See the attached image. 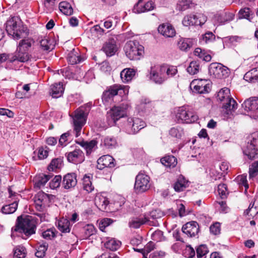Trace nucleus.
Listing matches in <instances>:
<instances>
[{
    "label": "nucleus",
    "instance_id": "nucleus-33",
    "mask_svg": "<svg viewBox=\"0 0 258 258\" xmlns=\"http://www.w3.org/2000/svg\"><path fill=\"white\" fill-rule=\"evenodd\" d=\"M120 245L121 242L116 240L115 238H108L104 243L105 248L111 251L117 250L120 246Z\"/></svg>",
    "mask_w": 258,
    "mask_h": 258
},
{
    "label": "nucleus",
    "instance_id": "nucleus-42",
    "mask_svg": "<svg viewBox=\"0 0 258 258\" xmlns=\"http://www.w3.org/2000/svg\"><path fill=\"white\" fill-rule=\"evenodd\" d=\"M188 184V182L185 181L183 177H179L177 181L174 184V188L176 191H182Z\"/></svg>",
    "mask_w": 258,
    "mask_h": 258
},
{
    "label": "nucleus",
    "instance_id": "nucleus-63",
    "mask_svg": "<svg viewBox=\"0 0 258 258\" xmlns=\"http://www.w3.org/2000/svg\"><path fill=\"white\" fill-rule=\"evenodd\" d=\"M97 142L92 140L90 142L84 143L83 146L86 149L87 152H91L92 149L96 145Z\"/></svg>",
    "mask_w": 258,
    "mask_h": 258
},
{
    "label": "nucleus",
    "instance_id": "nucleus-2",
    "mask_svg": "<svg viewBox=\"0 0 258 258\" xmlns=\"http://www.w3.org/2000/svg\"><path fill=\"white\" fill-rule=\"evenodd\" d=\"M36 228L35 221L32 216H27L25 218L20 216L18 217L15 227L12 230L29 237L35 233Z\"/></svg>",
    "mask_w": 258,
    "mask_h": 258
},
{
    "label": "nucleus",
    "instance_id": "nucleus-19",
    "mask_svg": "<svg viewBox=\"0 0 258 258\" xmlns=\"http://www.w3.org/2000/svg\"><path fill=\"white\" fill-rule=\"evenodd\" d=\"M77 183V176L75 173H68L63 176L62 187L67 189L74 188Z\"/></svg>",
    "mask_w": 258,
    "mask_h": 258
},
{
    "label": "nucleus",
    "instance_id": "nucleus-28",
    "mask_svg": "<svg viewBox=\"0 0 258 258\" xmlns=\"http://www.w3.org/2000/svg\"><path fill=\"white\" fill-rule=\"evenodd\" d=\"M136 70L132 68H125L120 73V78L124 83L131 81L136 73Z\"/></svg>",
    "mask_w": 258,
    "mask_h": 258
},
{
    "label": "nucleus",
    "instance_id": "nucleus-1",
    "mask_svg": "<svg viewBox=\"0 0 258 258\" xmlns=\"http://www.w3.org/2000/svg\"><path fill=\"white\" fill-rule=\"evenodd\" d=\"M6 30L9 35L14 39H19L28 35L27 28L23 24L21 19L17 17L10 18L6 23Z\"/></svg>",
    "mask_w": 258,
    "mask_h": 258
},
{
    "label": "nucleus",
    "instance_id": "nucleus-14",
    "mask_svg": "<svg viewBox=\"0 0 258 258\" xmlns=\"http://www.w3.org/2000/svg\"><path fill=\"white\" fill-rule=\"evenodd\" d=\"M150 79L156 84H161L166 79L165 73L160 72V66L151 67Z\"/></svg>",
    "mask_w": 258,
    "mask_h": 258
},
{
    "label": "nucleus",
    "instance_id": "nucleus-24",
    "mask_svg": "<svg viewBox=\"0 0 258 258\" xmlns=\"http://www.w3.org/2000/svg\"><path fill=\"white\" fill-rule=\"evenodd\" d=\"M222 108L224 110H225V113L227 115L231 114L237 108L238 104L232 98L226 100L224 102H222Z\"/></svg>",
    "mask_w": 258,
    "mask_h": 258
},
{
    "label": "nucleus",
    "instance_id": "nucleus-58",
    "mask_svg": "<svg viewBox=\"0 0 258 258\" xmlns=\"http://www.w3.org/2000/svg\"><path fill=\"white\" fill-rule=\"evenodd\" d=\"M207 17L203 14H200L198 17L195 16V26H202L207 21Z\"/></svg>",
    "mask_w": 258,
    "mask_h": 258
},
{
    "label": "nucleus",
    "instance_id": "nucleus-46",
    "mask_svg": "<svg viewBox=\"0 0 258 258\" xmlns=\"http://www.w3.org/2000/svg\"><path fill=\"white\" fill-rule=\"evenodd\" d=\"M26 248L21 245L17 246L14 252V256L15 258H25L26 255Z\"/></svg>",
    "mask_w": 258,
    "mask_h": 258
},
{
    "label": "nucleus",
    "instance_id": "nucleus-37",
    "mask_svg": "<svg viewBox=\"0 0 258 258\" xmlns=\"http://www.w3.org/2000/svg\"><path fill=\"white\" fill-rule=\"evenodd\" d=\"M230 90L228 88L221 89L217 94V99L220 102H224L226 100L231 98Z\"/></svg>",
    "mask_w": 258,
    "mask_h": 258
},
{
    "label": "nucleus",
    "instance_id": "nucleus-50",
    "mask_svg": "<svg viewBox=\"0 0 258 258\" xmlns=\"http://www.w3.org/2000/svg\"><path fill=\"white\" fill-rule=\"evenodd\" d=\"M198 258L206 257V255L209 252L208 248L206 245L201 244L196 249Z\"/></svg>",
    "mask_w": 258,
    "mask_h": 258
},
{
    "label": "nucleus",
    "instance_id": "nucleus-38",
    "mask_svg": "<svg viewBox=\"0 0 258 258\" xmlns=\"http://www.w3.org/2000/svg\"><path fill=\"white\" fill-rule=\"evenodd\" d=\"M60 11L66 15L70 16L73 13V9L69 3L62 2L59 3Z\"/></svg>",
    "mask_w": 258,
    "mask_h": 258
},
{
    "label": "nucleus",
    "instance_id": "nucleus-27",
    "mask_svg": "<svg viewBox=\"0 0 258 258\" xmlns=\"http://www.w3.org/2000/svg\"><path fill=\"white\" fill-rule=\"evenodd\" d=\"M67 59L71 64H75L80 62L82 60V58L80 55L78 49H73L68 54Z\"/></svg>",
    "mask_w": 258,
    "mask_h": 258
},
{
    "label": "nucleus",
    "instance_id": "nucleus-60",
    "mask_svg": "<svg viewBox=\"0 0 258 258\" xmlns=\"http://www.w3.org/2000/svg\"><path fill=\"white\" fill-rule=\"evenodd\" d=\"M183 254L186 258H192L194 257V248L191 245H186L183 250Z\"/></svg>",
    "mask_w": 258,
    "mask_h": 258
},
{
    "label": "nucleus",
    "instance_id": "nucleus-39",
    "mask_svg": "<svg viewBox=\"0 0 258 258\" xmlns=\"http://www.w3.org/2000/svg\"><path fill=\"white\" fill-rule=\"evenodd\" d=\"M177 45L180 50L187 51L188 49L192 46V43L189 39H180L178 42Z\"/></svg>",
    "mask_w": 258,
    "mask_h": 258
},
{
    "label": "nucleus",
    "instance_id": "nucleus-13",
    "mask_svg": "<svg viewBox=\"0 0 258 258\" xmlns=\"http://www.w3.org/2000/svg\"><path fill=\"white\" fill-rule=\"evenodd\" d=\"M68 161L75 164L82 163L85 160L84 153L79 149H76L72 152L66 154Z\"/></svg>",
    "mask_w": 258,
    "mask_h": 258
},
{
    "label": "nucleus",
    "instance_id": "nucleus-10",
    "mask_svg": "<svg viewBox=\"0 0 258 258\" xmlns=\"http://www.w3.org/2000/svg\"><path fill=\"white\" fill-rule=\"evenodd\" d=\"M129 105L127 104H122L120 106H114L107 112V117H110L115 123L116 121L124 116L125 114V110L128 108Z\"/></svg>",
    "mask_w": 258,
    "mask_h": 258
},
{
    "label": "nucleus",
    "instance_id": "nucleus-44",
    "mask_svg": "<svg viewBox=\"0 0 258 258\" xmlns=\"http://www.w3.org/2000/svg\"><path fill=\"white\" fill-rule=\"evenodd\" d=\"M160 72L165 73V76H167L169 77L174 76L177 72V70L175 67H170L167 68L166 67L164 66H160Z\"/></svg>",
    "mask_w": 258,
    "mask_h": 258
},
{
    "label": "nucleus",
    "instance_id": "nucleus-12",
    "mask_svg": "<svg viewBox=\"0 0 258 258\" xmlns=\"http://www.w3.org/2000/svg\"><path fill=\"white\" fill-rule=\"evenodd\" d=\"M234 15L230 12H226L216 14L213 18L215 25H222L230 22L234 19Z\"/></svg>",
    "mask_w": 258,
    "mask_h": 258
},
{
    "label": "nucleus",
    "instance_id": "nucleus-36",
    "mask_svg": "<svg viewBox=\"0 0 258 258\" xmlns=\"http://www.w3.org/2000/svg\"><path fill=\"white\" fill-rule=\"evenodd\" d=\"M18 205V202L17 201H15L10 204L3 206L1 209V211L3 214H12L14 213L17 209Z\"/></svg>",
    "mask_w": 258,
    "mask_h": 258
},
{
    "label": "nucleus",
    "instance_id": "nucleus-29",
    "mask_svg": "<svg viewBox=\"0 0 258 258\" xmlns=\"http://www.w3.org/2000/svg\"><path fill=\"white\" fill-rule=\"evenodd\" d=\"M148 222H149V219L147 217H134L130 220L128 225L130 228L136 229L139 228L142 225Z\"/></svg>",
    "mask_w": 258,
    "mask_h": 258
},
{
    "label": "nucleus",
    "instance_id": "nucleus-26",
    "mask_svg": "<svg viewBox=\"0 0 258 258\" xmlns=\"http://www.w3.org/2000/svg\"><path fill=\"white\" fill-rule=\"evenodd\" d=\"M64 88L61 83H54L50 87V94L53 98L60 97L63 94Z\"/></svg>",
    "mask_w": 258,
    "mask_h": 258
},
{
    "label": "nucleus",
    "instance_id": "nucleus-62",
    "mask_svg": "<svg viewBox=\"0 0 258 258\" xmlns=\"http://www.w3.org/2000/svg\"><path fill=\"white\" fill-rule=\"evenodd\" d=\"M194 15L192 14L185 16L182 20L184 26L188 27L193 25Z\"/></svg>",
    "mask_w": 258,
    "mask_h": 258
},
{
    "label": "nucleus",
    "instance_id": "nucleus-54",
    "mask_svg": "<svg viewBox=\"0 0 258 258\" xmlns=\"http://www.w3.org/2000/svg\"><path fill=\"white\" fill-rule=\"evenodd\" d=\"M237 180L238 184L243 186L245 187V190L246 191L249 188L246 175L242 174L238 176L237 177Z\"/></svg>",
    "mask_w": 258,
    "mask_h": 258
},
{
    "label": "nucleus",
    "instance_id": "nucleus-16",
    "mask_svg": "<svg viewBox=\"0 0 258 258\" xmlns=\"http://www.w3.org/2000/svg\"><path fill=\"white\" fill-rule=\"evenodd\" d=\"M35 207L37 210L43 211L48 201V195L43 192H38L34 197Z\"/></svg>",
    "mask_w": 258,
    "mask_h": 258
},
{
    "label": "nucleus",
    "instance_id": "nucleus-3",
    "mask_svg": "<svg viewBox=\"0 0 258 258\" xmlns=\"http://www.w3.org/2000/svg\"><path fill=\"white\" fill-rule=\"evenodd\" d=\"M91 107V103H87L79 107L75 112L73 120L76 137H79L81 134L82 128L85 123L86 118L90 110Z\"/></svg>",
    "mask_w": 258,
    "mask_h": 258
},
{
    "label": "nucleus",
    "instance_id": "nucleus-40",
    "mask_svg": "<svg viewBox=\"0 0 258 258\" xmlns=\"http://www.w3.org/2000/svg\"><path fill=\"white\" fill-rule=\"evenodd\" d=\"M182 231L188 237H191L194 235V221H190L184 224L182 226Z\"/></svg>",
    "mask_w": 258,
    "mask_h": 258
},
{
    "label": "nucleus",
    "instance_id": "nucleus-52",
    "mask_svg": "<svg viewBox=\"0 0 258 258\" xmlns=\"http://www.w3.org/2000/svg\"><path fill=\"white\" fill-rule=\"evenodd\" d=\"M192 0H180L177 6L179 11H185L192 5Z\"/></svg>",
    "mask_w": 258,
    "mask_h": 258
},
{
    "label": "nucleus",
    "instance_id": "nucleus-56",
    "mask_svg": "<svg viewBox=\"0 0 258 258\" xmlns=\"http://www.w3.org/2000/svg\"><path fill=\"white\" fill-rule=\"evenodd\" d=\"M218 191L221 198L224 199L228 194L227 185L224 183L219 184L218 186Z\"/></svg>",
    "mask_w": 258,
    "mask_h": 258
},
{
    "label": "nucleus",
    "instance_id": "nucleus-48",
    "mask_svg": "<svg viewBox=\"0 0 258 258\" xmlns=\"http://www.w3.org/2000/svg\"><path fill=\"white\" fill-rule=\"evenodd\" d=\"M83 230L84 232V237L85 238H87L94 234L96 232V228L92 224L86 225L84 227Z\"/></svg>",
    "mask_w": 258,
    "mask_h": 258
},
{
    "label": "nucleus",
    "instance_id": "nucleus-23",
    "mask_svg": "<svg viewBox=\"0 0 258 258\" xmlns=\"http://www.w3.org/2000/svg\"><path fill=\"white\" fill-rule=\"evenodd\" d=\"M29 58L30 56L28 52L17 48L15 54H12L11 62L18 60L20 62H25L27 61Z\"/></svg>",
    "mask_w": 258,
    "mask_h": 258
},
{
    "label": "nucleus",
    "instance_id": "nucleus-4",
    "mask_svg": "<svg viewBox=\"0 0 258 258\" xmlns=\"http://www.w3.org/2000/svg\"><path fill=\"white\" fill-rule=\"evenodd\" d=\"M124 50L130 60H139L143 56L144 47L138 41H130L125 43Z\"/></svg>",
    "mask_w": 258,
    "mask_h": 258
},
{
    "label": "nucleus",
    "instance_id": "nucleus-15",
    "mask_svg": "<svg viewBox=\"0 0 258 258\" xmlns=\"http://www.w3.org/2000/svg\"><path fill=\"white\" fill-rule=\"evenodd\" d=\"M115 165L114 158L109 155H106L98 159L97 167L100 170H102L105 168H113Z\"/></svg>",
    "mask_w": 258,
    "mask_h": 258
},
{
    "label": "nucleus",
    "instance_id": "nucleus-61",
    "mask_svg": "<svg viewBox=\"0 0 258 258\" xmlns=\"http://www.w3.org/2000/svg\"><path fill=\"white\" fill-rule=\"evenodd\" d=\"M215 39V35L211 32H206L202 35V40L205 43H209L213 41Z\"/></svg>",
    "mask_w": 258,
    "mask_h": 258
},
{
    "label": "nucleus",
    "instance_id": "nucleus-31",
    "mask_svg": "<svg viewBox=\"0 0 258 258\" xmlns=\"http://www.w3.org/2000/svg\"><path fill=\"white\" fill-rule=\"evenodd\" d=\"M243 79L245 81L252 83L258 82V73L257 69L254 68L247 72L244 75Z\"/></svg>",
    "mask_w": 258,
    "mask_h": 258
},
{
    "label": "nucleus",
    "instance_id": "nucleus-43",
    "mask_svg": "<svg viewBox=\"0 0 258 258\" xmlns=\"http://www.w3.org/2000/svg\"><path fill=\"white\" fill-rule=\"evenodd\" d=\"M47 248L48 244L46 242H43L37 247L35 252V255L39 258L44 257L45 255Z\"/></svg>",
    "mask_w": 258,
    "mask_h": 258
},
{
    "label": "nucleus",
    "instance_id": "nucleus-21",
    "mask_svg": "<svg viewBox=\"0 0 258 258\" xmlns=\"http://www.w3.org/2000/svg\"><path fill=\"white\" fill-rule=\"evenodd\" d=\"M199 80V82L195 85V90L199 94L208 93L210 89L209 80L205 79L196 78L195 76V81Z\"/></svg>",
    "mask_w": 258,
    "mask_h": 258
},
{
    "label": "nucleus",
    "instance_id": "nucleus-34",
    "mask_svg": "<svg viewBox=\"0 0 258 258\" xmlns=\"http://www.w3.org/2000/svg\"><path fill=\"white\" fill-rule=\"evenodd\" d=\"M161 163L166 167H174L177 164L176 158L172 155L166 156L160 160Z\"/></svg>",
    "mask_w": 258,
    "mask_h": 258
},
{
    "label": "nucleus",
    "instance_id": "nucleus-11",
    "mask_svg": "<svg viewBox=\"0 0 258 258\" xmlns=\"http://www.w3.org/2000/svg\"><path fill=\"white\" fill-rule=\"evenodd\" d=\"M194 114L189 112L184 106L179 108L176 114V118L179 123H191L193 122Z\"/></svg>",
    "mask_w": 258,
    "mask_h": 258
},
{
    "label": "nucleus",
    "instance_id": "nucleus-5",
    "mask_svg": "<svg viewBox=\"0 0 258 258\" xmlns=\"http://www.w3.org/2000/svg\"><path fill=\"white\" fill-rule=\"evenodd\" d=\"M242 107L248 115L254 119L258 118V97H252L245 100Z\"/></svg>",
    "mask_w": 258,
    "mask_h": 258
},
{
    "label": "nucleus",
    "instance_id": "nucleus-8",
    "mask_svg": "<svg viewBox=\"0 0 258 258\" xmlns=\"http://www.w3.org/2000/svg\"><path fill=\"white\" fill-rule=\"evenodd\" d=\"M229 70L228 68L220 63L213 62L209 67V73L214 78L222 79L229 75Z\"/></svg>",
    "mask_w": 258,
    "mask_h": 258
},
{
    "label": "nucleus",
    "instance_id": "nucleus-7",
    "mask_svg": "<svg viewBox=\"0 0 258 258\" xmlns=\"http://www.w3.org/2000/svg\"><path fill=\"white\" fill-rule=\"evenodd\" d=\"M150 177L142 172H140L136 177L134 188L136 192L142 193L150 188Z\"/></svg>",
    "mask_w": 258,
    "mask_h": 258
},
{
    "label": "nucleus",
    "instance_id": "nucleus-17",
    "mask_svg": "<svg viewBox=\"0 0 258 258\" xmlns=\"http://www.w3.org/2000/svg\"><path fill=\"white\" fill-rule=\"evenodd\" d=\"M159 33L165 37H173L175 35L174 28L169 23H163L158 28Z\"/></svg>",
    "mask_w": 258,
    "mask_h": 258
},
{
    "label": "nucleus",
    "instance_id": "nucleus-25",
    "mask_svg": "<svg viewBox=\"0 0 258 258\" xmlns=\"http://www.w3.org/2000/svg\"><path fill=\"white\" fill-rule=\"evenodd\" d=\"M109 203V201L106 197L101 194H97L95 198V204L100 210H105Z\"/></svg>",
    "mask_w": 258,
    "mask_h": 258
},
{
    "label": "nucleus",
    "instance_id": "nucleus-30",
    "mask_svg": "<svg viewBox=\"0 0 258 258\" xmlns=\"http://www.w3.org/2000/svg\"><path fill=\"white\" fill-rule=\"evenodd\" d=\"M50 176L46 174H40L35 178L34 187L36 189H40L43 187L46 183L49 180Z\"/></svg>",
    "mask_w": 258,
    "mask_h": 258
},
{
    "label": "nucleus",
    "instance_id": "nucleus-9",
    "mask_svg": "<svg viewBox=\"0 0 258 258\" xmlns=\"http://www.w3.org/2000/svg\"><path fill=\"white\" fill-rule=\"evenodd\" d=\"M197 56L200 59L196 60L195 57V75L201 71L202 63L204 61L209 62L211 60V56L207 53L205 50L201 48H196L195 49V57Z\"/></svg>",
    "mask_w": 258,
    "mask_h": 258
},
{
    "label": "nucleus",
    "instance_id": "nucleus-64",
    "mask_svg": "<svg viewBox=\"0 0 258 258\" xmlns=\"http://www.w3.org/2000/svg\"><path fill=\"white\" fill-rule=\"evenodd\" d=\"M42 235L44 238L47 239H51L52 238L54 237L55 235L53 229H47V230L44 231L42 233Z\"/></svg>",
    "mask_w": 258,
    "mask_h": 258
},
{
    "label": "nucleus",
    "instance_id": "nucleus-55",
    "mask_svg": "<svg viewBox=\"0 0 258 258\" xmlns=\"http://www.w3.org/2000/svg\"><path fill=\"white\" fill-rule=\"evenodd\" d=\"M61 164V161L60 159H53L49 165L48 167V169L49 171H54L57 168H60Z\"/></svg>",
    "mask_w": 258,
    "mask_h": 258
},
{
    "label": "nucleus",
    "instance_id": "nucleus-45",
    "mask_svg": "<svg viewBox=\"0 0 258 258\" xmlns=\"http://www.w3.org/2000/svg\"><path fill=\"white\" fill-rule=\"evenodd\" d=\"M31 40L29 39H23L19 42L17 48L28 52L29 49L31 47Z\"/></svg>",
    "mask_w": 258,
    "mask_h": 258
},
{
    "label": "nucleus",
    "instance_id": "nucleus-49",
    "mask_svg": "<svg viewBox=\"0 0 258 258\" xmlns=\"http://www.w3.org/2000/svg\"><path fill=\"white\" fill-rule=\"evenodd\" d=\"M83 188L88 192H91L94 190V186L89 176H84L83 179Z\"/></svg>",
    "mask_w": 258,
    "mask_h": 258
},
{
    "label": "nucleus",
    "instance_id": "nucleus-57",
    "mask_svg": "<svg viewBox=\"0 0 258 258\" xmlns=\"http://www.w3.org/2000/svg\"><path fill=\"white\" fill-rule=\"evenodd\" d=\"M155 248V244L152 241L149 242L145 246L144 248V252L143 254L145 258H147V255L148 253L150 252L152 250Z\"/></svg>",
    "mask_w": 258,
    "mask_h": 258
},
{
    "label": "nucleus",
    "instance_id": "nucleus-6",
    "mask_svg": "<svg viewBox=\"0 0 258 258\" xmlns=\"http://www.w3.org/2000/svg\"><path fill=\"white\" fill-rule=\"evenodd\" d=\"M146 126L142 119L137 117H129L124 124L126 132L128 134H135Z\"/></svg>",
    "mask_w": 258,
    "mask_h": 258
},
{
    "label": "nucleus",
    "instance_id": "nucleus-18",
    "mask_svg": "<svg viewBox=\"0 0 258 258\" xmlns=\"http://www.w3.org/2000/svg\"><path fill=\"white\" fill-rule=\"evenodd\" d=\"M256 140H253L247 144L243 149V152L250 160H253L256 158L257 150L255 148Z\"/></svg>",
    "mask_w": 258,
    "mask_h": 258
},
{
    "label": "nucleus",
    "instance_id": "nucleus-53",
    "mask_svg": "<svg viewBox=\"0 0 258 258\" xmlns=\"http://www.w3.org/2000/svg\"><path fill=\"white\" fill-rule=\"evenodd\" d=\"M61 182V176L56 175L53 178V179L49 182V186L51 189H55L60 186Z\"/></svg>",
    "mask_w": 258,
    "mask_h": 258
},
{
    "label": "nucleus",
    "instance_id": "nucleus-32",
    "mask_svg": "<svg viewBox=\"0 0 258 258\" xmlns=\"http://www.w3.org/2000/svg\"><path fill=\"white\" fill-rule=\"evenodd\" d=\"M58 229L62 233H69L71 231L70 222L64 218H61L57 222Z\"/></svg>",
    "mask_w": 258,
    "mask_h": 258
},
{
    "label": "nucleus",
    "instance_id": "nucleus-47",
    "mask_svg": "<svg viewBox=\"0 0 258 258\" xmlns=\"http://www.w3.org/2000/svg\"><path fill=\"white\" fill-rule=\"evenodd\" d=\"M40 45L43 50H49L53 48L51 39L47 37L40 41Z\"/></svg>",
    "mask_w": 258,
    "mask_h": 258
},
{
    "label": "nucleus",
    "instance_id": "nucleus-35",
    "mask_svg": "<svg viewBox=\"0 0 258 258\" xmlns=\"http://www.w3.org/2000/svg\"><path fill=\"white\" fill-rule=\"evenodd\" d=\"M101 145L106 148L112 149L117 145L116 140L112 137H105L101 139Z\"/></svg>",
    "mask_w": 258,
    "mask_h": 258
},
{
    "label": "nucleus",
    "instance_id": "nucleus-41",
    "mask_svg": "<svg viewBox=\"0 0 258 258\" xmlns=\"http://www.w3.org/2000/svg\"><path fill=\"white\" fill-rule=\"evenodd\" d=\"M169 135L173 138L181 139L184 134L183 130L179 127H173L169 130Z\"/></svg>",
    "mask_w": 258,
    "mask_h": 258
},
{
    "label": "nucleus",
    "instance_id": "nucleus-51",
    "mask_svg": "<svg viewBox=\"0 0 258 258\" xmlns=\"http://www.w3.org/2000/svg\"><path fill=\"white\" fill-rule=\"evenodd\" d=\"M249 177L253 178L258 174V161L253 162L249 167Z\"/></svg>",
    "mask_w": 258,
    "mask_h": 258
},
{
    "label": "nucleus",
    "instance_id": "nucleus-22",
    "mask_svg": "<svg viewBox=\"0 0 258 258\" xmlns=\"http://www.w3.org/2000/svg\"><path fill=\"white\" fill-rule=\"evenodd\" d=\"M142 0H139L138 3L134 6L133 11L135 13H144L147 11H151L155 7L154 3L152 1L148 2L144 6L141 4Z\"/></svg>",
    "mask_w": 258,
    "mask_h": 258
},
{
    "label": "nucleus",
    "instance_id": "nucleus-59",
    "mask_svg": "<svg viewBox=\"0 0 258 258\" xmlns=\"http://www.w3.org/2000/svg\"><path fill=\"white\" fill-rule=\"evenodd\" d=\"M70 132H67L61 135L59 140V144L62 146H66L70 139Z\"/></svg>",
    "mask_w": 258,
    "mask_h": 258
},
{
    "label": "nucleus",
    "instance_id": "nucleus-20",
    "mask_svg": "<svg viewBox=\"0 0 258 258\" xmlns=\"http://www.w3.org/2000/svg\"><path fill=\"white\" fill-rule=\"evenodd\" d=\"M102 50L108 56L113 55L117 51L116 41L113 38L109 39L103 45Z\"/></svg>",
    "mask_w": 258,
    "mask_h": 258
}]
</instances>
